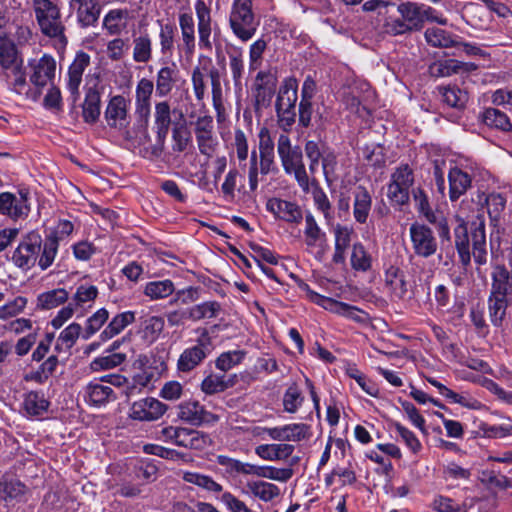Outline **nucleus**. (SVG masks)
<instances>
[{"label":"nucleus","instance_id":"f257e3e1","mask_svg":"<svg viewBox=\"0 0 512 512\" xmlns=\"http://www.w3.org/2000/svg\"><path fill=\"white\" fill-rule=\"evenodd\" d=\"M277 152L280 157L284 171L287 174H294L295 179L303 192L310 190V180L303 164L302 151L298 146L293 147L289 136L280 134L277 141Z\"/></svg>","mask_w":512,"mask_h":512},{"label":"nucleus","instance_id":"f03ea898","mask_svg":"<svg viewBox=\"0 0 512 512\" xmlns=\"http://www.w3.org/2000/svg\"><path fill=\"white\" fill-rule=\"evenodd\" d=\"M399 18L387 17L382 25L383 32L390 36H399L423 28L421 18V4L411 1L397 5Z\"/></svg>","mask_w":512,"mask_h":512},{"label":"nucleus","instance_id":"7ed1b4c3","mask_svg":"<svg viewBox=\"0 0 512 512\" xmlns=\"http://www.w3.org/2000/svg\"><path fill=\"white\" fill-rule=\"evenodd\" d=\"M32 8L36 22L42 34L49 38L63 40L65 26L62 22L60 8L51 0H33Z\"/></svg>","mask_w":512,"mask_h":512},{"label":"nucleus","instance_id":"20e7f679","mask_svg":"<svg viewBox=\"0 0 512 512\" xmlns=\"http://www.w3.org/2000/svg\"><path fill=\"white\" fill-rule=\"evenodd\" d=\"M229 24L237 38L243 42L250 40L259 25L253 12V1L234 0L229 15Z\"/></svg>","mask_w":512,"mask_h":512},{"label":"nucleus","instance_id":"39448f33","mask_svg":"<svg viewBox=\"0 0 512 512\" xmlns=\"http://www.w3.org/2000/svg\"><path fill=\"white\" fill-rule=\"evenodd\" d=\"M298 82L295 78H286L280 86L276 99L277 122L284 132H289L296 119Z\"/></svg>","mask_w":512,"mask_h":512},{"label":"nucleus","instance_id":"423d86ee","mask_svg":"<svg viewBox=\"0 0 512 512\" xmlns=\"http://www.w3.org/2000/svg\"><path fill=\"white\" fill-rule=\"evenodd\" d=\"M213 350L212 338L207 329H202L196 344L184 349L177 360V371L189 373L200 366Z\"/></svg>","mask_w":512,"mask_h":512},{"label":"nucleus","instance_id":"0eeeda50","mask_svg":"<svg viewBox=\"0 0 512 512\" xmlns=\"http://www.w3.org/2000/svg\"><path fill=\"white\" fill-rule=\"evenodd\" d=\"M303 290L307 292L309 299L315 304L321 306L327 311L334 314L343 316L356 323H363L366 320V315L360 309L355 306L349 305L344 302L337 301L335 299L320 295L312 291L307 284H303Z\"/></svg>","mask_w":512,"mask_h":512},{"label":"nucleus","instance_id":"6e6552de","mask_svg":"<svg viewBox=\"0 0 512 512\" xmlns=\"http://www.w3.org/2000/svg\"><path fill=\"white\" fill-rule=\"evenodd\" d=\"M42 247V237L36 231L29 232L19 243L12 255V261L22 270L31 269L38 258Z\"/></svg>","mask_w":512,"mask_h":512},{"label":"nucleus","instance_id":"1a4fd4ad","mask_svg":"<svg viewBox=\"0 0 512 512\" xmlns=\"http://www.w3.org/2000/svg\"><path fill=\"white\" fill-rule=\"evenodd\" d=\"M413 198L418 212L425 217V219L433 224L438 232L442 241H450V227L446 217L439 211H433L430 207L428 196L421 188L413 190Z\"/></svg>","mask_w":512,"mask_h":512},{"label":"nucleus","instance_id":"9d476101","mask_svg":"<svg viewBox=\"0 0 512 512\" xmlns=\"http://www.w3.org/2000/svg\"><path fill=\"white\" fill-rule=\"evenodd\" d=\"M194 133L199 152L206 157H212L219 145L214 131L213 117L199 116L194 123Z\"/></svg>","mask_w":512,"mask_h":512},{"label":"nucleus","instance_id":"9b49d317","mask_svg":"<svg viewBox=\"0 0 512 512\" xmlns=\"http://www.w3.org/2000/svg\"><path fill=\"white\" fill-rule=\"evenodd\" d=\"M29 212V192L27 190H20L16 194L10 192L0 194V214L17 220L27 217Z\"/></svg>","mask_w":512,"mask_h":512},{"label":"nucleus","instance_id":"f8f14e48","mask_svg":"<svg viewBox=\"0 0 512 512\" xmlns=\"http://www.w3.org/2000/svg\"><path fill=\"white\" fill-rule=\"evenodd\" d=\"M409 234L414 253L420 257L428 258L437 251V241L433 231L426 225L412 223Z\"/></svg>","mask_w":512,"mask_h":512},{"label":"nucleus","instance_id":"ddd939ff","mask_svg":"<svg viewBox=\"0 0 512 512\" xmlns=\"http://www.w3.org/2000/svg\"><path fill=\"white\" fill-rule=\"evenodd\" d=\"M29 67L30 82L38 89V94H40L41 89L53 83L56 74V61L51 55L44 54L38 60L30 61Z\"/></svg>","mask_w":512,"mask_h":512},{"label":"nucleus","instance_id":"4468645a","mask_svg":"<svg viewBox=\"0 0 512 512\" xmlns=\"http://www.w3.org/2000/svg\"><path fill=\"white\" fill-rule=\"evenodd\" d=\"M270 439L275 441L300 442L312 436L311 426L305 423H291L277 427L263 428Z\"/></svg>","mask_w":512,"mask_h":512},{"label":"nucleus","instance_id":"2eb2a0df","mask_svg":"<svg viewBox=\"0 0 512 512\" xmlns=\"http://www.w3.org/2000/svg\"><path fill=\"white\" fill-rule=\"evenodd\" d=\"M129 101L122 95L113 96L104 111V119L111 129L122 131L130 123L128 115Z\"/></svg>","mask_w":512,"mask_h":512},{"label":"nucleus","instance_id":"dca6fc26","mask_svg":"<svg viewBox=\"0 0 512 512\" xmlns=\"http://www.w3.org/2000/svg\"><path fill=\"white\" fill-rule=\"evenodd\" d=\"M89 65L90 56L84 51H79L76 53L74 60L68 68L66 87L70 93V100L72 105H75L79 99V87L82 83V76Z\"/></svg>","mask_w":512,"mask_h":512},{"label":"nucleus","instance_id":"f3484780","mask_svg":"<svg viewBox=\"0 0 512 512\" xmlns=\"http://www.w3.org/2000/svg\"><path fill=\"white\" fill-rule=\"evenodd\" d=\"M177 416L182 421L194 426L203 423H213L219 420V417L207 411L203 405L196 400L183 401L178 405Z\"/></svg>","mask_w":512,"mask_h":512},{"label":"nucleus","instance_id":"a211bd4d","mask_svg":"<svg viewBox=\"0 0 512 512\" xmlns=\"http://www.w3.org/2000/svg\"><path fill=\"white\" fill-rule=\"evenodd\" d=\"M167 406L155 398H145L132 404L129 416L139 421H155L163 416Z\"/></svg>","mask_w":512,"mask_h":512},{"label":"nucleus","instance_id":"6ab92c4d","mask_svg":"<svg viewBox=\"0 0 512 512\" xmlns=\"http://www.w3.org/2000/svg\"><path fill=\"white\" fill-rule=\"evenodd\" d=\"M181 81L180 70L175 62L165 63L157 71L155 78L156 95L167 97Z\"/></svg>","mask_w":512,"mask_h":512},{"label":"nucleus","instance_id":"aec40b11","mask_svg":"<svg viewBox=\"0 0 512 512\" xmlns=\"http://www.w3.org/2000/svg\"><path fill=\"white\" fill-rule=\"evenodd\" d=\"M211 1L197 0L195 11L198 21L199 47L206 50H212L211 33L212 18L210 10Z\"/></svg>","mask_w":512,"mask_h":512},{"label":"nucleus","instance_id":"412c9836","mask_svg":"<svg viewBox=\"0 0 512 512\" xmlns=\"http://www.w3.org/2000/svg\"><path fill=\"white\" fill-rule=\"evenodd\" d=\"M266 208L276 218L285 222L299 224L303 219L302 210L295 202L274 197L267 201Z\"/></svg>","mask_w":512,"mask_h":512},{"label":"nucleus","instance_id":"4be33fe9","mask_svg":"<svg viewBox=\"0 0 512 512\" xmlns=\"http://www.w3.org/2000/svg\"><path fill=\"white\" fill-rule=\"evenodd\" d=\"M491 288L490 293L512 296V272L503 263H491Z\"/></svg>","mask_w":512,"mask_h":512},{"label":"nucleus","instance_id":"5701e85b","mask_svg":"<svg viewBox=\"0 0 512 512\" xmlns=\"http://www.w3.org/2000/svg\"><path fill=\"white\" fill-rule=\"evenodd\" d=\"M70 6L76 10L78 22L82 27L94 26L100 17V0H71Z\"/></svg>","mask_w":512,"mask_h":512},{"label":"nucleus","instance_id":"b1692460","mask_svg":"<svg viewBox=\"0 0 512 512\" xmlns=\"http://www.w3.org/2000/svg\"><path fill=\"white\" fill-rule=\"evenodd\" d=\"M276 89V78L269 72L260 71L255 79V102L258 108L266 107Z\"/></svg>","mask_w":512,"mask_h":512},{"label":"nucleus","instance_id":"393cba45","mask_svg":"<svg viewBox=\"0 0 512 512\" xmlns=\"http://www.w3.org/2000/svg\"><path fill=\"white\" fill-rule=\"evenodd\" d=\"M477 65L471 62H462L456 59H447L434 62L429 66V73L433 77H448L453 74L469 73L475 71Z\"/></svg>","mask_w":512,"mask_h":512},{"label":"nucleus","instance_id":"a878e982","mask_svg":"<svg viewBox=\"0 0 512 512\" xmlns=\"http://www.w3.org/2000/svg\"><path fill=\"white\" fill-rule=\"evenodd\" d=\"M353 217L359 224H365L371 212L372 196L368 189L362 185L356 186L352 191Z\"/></svg>","mask_w":512,"mask_h":512},{"label":"nucleus","instance_id":"bb28decb","mask_svg":"<svg viewBox=\"0 0 512 512\" xmlns=\"http://www.w3.org/2000/svg\"><path fill=\"white\" fill-rule=\"evenodd\" d=\"M449 180V198L451 201L458 200L471 187L472 179L470 175L458 167L450 169Z\"/></svg>","mask_w":512,"mask_h":512},{"label":"nucleus","instance_id":"cd10ccee","mask_svg":"<svg viewBox=\"0 0 512 512\" xmlns=\"http://www.w3.org/2000/svg\"><path fill=\"white\" fill-rule=\"evenodd\" d=\"M154 123L157 140L163 146L171 124V109L167 101L155 104Z\"/></svg>","mask_w":512,"mask_h":512},{"label":"nucleus","instance_id":"c85d7f7f","mask_svg":"<svg viewBox=\"0 0 512 512\" xmlns=\"http://www.w3.org/2000/svg\"><path fill=\"white\" fill-rule=\"evenodd\" d=\"M101 114V94L90 87L85 93V99L82 104V117L84 122L94 124L98 121Z\"/></svg>","mask_w":512,"mask_h":512},{"label":"nucleus","instance_id":"c756f323","mask_svg":"<svg viewBox=\"0 0 512 512\" xmlns=\"http://www.w3.org/2000/svg\"><path fill=\"white\" fill-rule=\"evenodd\" d=\"M0 76L8 88L17 94H21L26 87V73L23 68V61L1 69Z\"/></svg>","mask_w":512,"mask_h":512},{"label":"nucleus","instance_id":"7c9ffc66","mask_svg":"<svg viewBox=\"0 0 512 512\" xmlns=\"http://www.w3.org/2000/svg\"><path fill=\"white\" fill-rule=\"evenodd\" d=\"M294 450L295 447L287 443L262 444L255 448V453L264 460L276 461L288 458Z\"/></svg>","mask_w":512,"mask_h":512},{"label":"nucleus","instance_id":"2f4dec72","mask_svg":"<svg viewBox=\"0 0 512 512\" xmlns=\"http://www.w3.org/2000/svg\"><path fill=\"white\" fill-rule=\"evenodd\" d=\"M424 36L427 43L433 47L450 48L458 47L460 44L458 36L438 27L427 28Z\"/></svg>","mask_w":512,"mask_h":512},{"label":"nucleus","instance_id":"473e14b6","mask_svg":"<svg viewBox=\"0 0 512 512\" xmlns=\"http://www.w3.org/2000/svg\"><path fill=\"white\" fill-rule=\"evenodd\" d=\"M209 444L210 438L208 435L197 430L182 427L176 443L178 446L195 450H202Z\"/></svg>","mask_w":512,"mask_h":512},{"label":"nucleus","instance_id":"72a5a7b5","mask_svg":"<svg viewBox=\"0 0 512 512\" xmlns=\"http://www.w3.org/2000/svg\"><path fill=\"white\" fill-rule=\"evenodd\" d=\"M508 296L489 293L488 296V314L491 323L495 327H500L505 319L508 308Z\"/></svg>","mask_w":512,"mask_h":512},{"label":"nucleus","instance_id":"f704fd0d","mask_svg":"<svg viewBox=\"0 0 512 512\" xmlns=\"http://www.w3.org/2000/svg\"><path fill=\"white\" fill-rule=\"evenodd\" d=\"M459 223L454 228L455 247L457 249L459 260L463 266H468L471 261V254L469 249V236L465 222L458 219Z\"/></svg>","mask_w":512,"mask_h":512},{"label":"nucleus","instance_id":"c9c22d12","mask_svg":"<svg viewBox=\"0 0 512 512\" xmlns=\"http://www.w3.org/2000/svg\"><path fill=\"white\" fill-rule=\"evenodd\" d=\"M135 321V312L133 311H125L120 314H117L106 328L101 332L100 339L102 341H107L114 336L121 333L128 325Z\"/></svg>","mask_w":512,"mask_h":512},{"label":"nucleus","instance_id":"e433bc0d","mask_svg":"<svg viewBox=\"0 0 512 512\" xmlns=\"http://www.w3.org/2000/svg\"><path fill=\"white\" fill-rule=\"evenodd\" d=\"M350 265L357 272H368L372 269L373 257L361 242L352 245Z\"/></svg>","mask_w":512,"mask_h":512},{"label":"nucleus","instance_id":"4c0bfd02","mask_svg":"<svg viewBox=\"0 0 512 512\" xmlns=\"http://www.w3.org/2000/svg\"><path fill=\"white\" fill-rule=\"evenodd\" d=\"M246 488L255 498L264 502H270L280 495V489L273 483L261 480H249Z\"/></svg>","mask_w":512,"mask_h":512},{"label":"nucleus","instance_id":"58836bf2","mask_svg":"<svg viewBox=\"0 0 512 512\" xmlns=\"http://www.w3.org/2000/svg\"><path fill=\"white\" fill-rule=\"evenodd\" d=\"M305 243L308 247H322L326 244L327 238L325 232L317 224L311 213L305 216Z\"/></svg>","mask_w":512,"mask_h":512},{"label":"nucleus","instance_id":"ea45409f","mask_svg":"<svg viewBox=\"0 0 512 512\" xmlns=\"http://www.w3.org/2000/svg\"><path fill=\"white\" fill-rule=\"evenodd\" d=\"M210 58L209 57H200L199 65L193 68L191 74V82L192 88L195 95V98L198 102H202L206 93V83H205V70H207L206 66H209Z\"/></svg>","mask_w":512,"mask_h":512},{"label":"nucleus","instance_id":"a19ab883","mask_svg":"<svg viewBox=\"0 0 512 512\" xmlns=\"http://www.w3.org/2000/svg\"><path fill=\"white\" fill-rule=\"evenodd\" d=\"M174 291V283L170 279H165L146 283L143 294L150 300L156 301L171 296Z\"/></svg>","mask_w":512,"mask_h":512},{"label":"nucleus","instance_id":"79ce46f5","mask_svg":"<svg viewBox=\"0 0 512 512\" xmlns=\"http://www.w3.org/2000/svg\"><path fill=\"white\" fill-rule=\"evenodd\" d=\"M442 102L447 106L462 109L468 102V93L457 86H442L438 88Z\"/></svg>","mask_w":512,"mask_h":512},{"label":"nucleus","instance_id":"37998d69","mask_svg":"<svg viewBox=\"0 0 512 512\" xmlns=\"http://www.w3.org/2000/svg\"><path fill=\"white\" fill-rule=\"evenodd\" d=\"M22 61L14 41L6 36H0V68L4 69Z\"/></svg>","mask_w":512,"mask_h":512},{"label":"nucleus","instance_id":"c03bdc74","mask_svg":"<svg viewBox=\"0 0 512 512\" xmlns=\"http://www.w3.org/2000/svg\"><path fill=\"white\" fill-rule=\"evenodd\" d=\"M179 26L185 51L192 54L195 50V26L192 15L189 13L180 14Z\"/></svg>","mask_w":512,"mask_h":512},{"label":"nucleus","instance_id":"a18cd8bd","mask_svg":"<svg viewBox=\"0 0 512 512\" xmlns=\"http://www.w3.org/2000/svg\"><path fill=\"white\" fill-rule=\"evenodd\" d=\"M205 77L209 76L212 87V103L214 109L217 111L218 119L220 118L221 111L223 110L222 102V87L220 82V72L213 66L212 60L210 59L209 66H206Z\"/></svg>","mask_w":512,"mask_h":512},{"label":"nucleus","instance_id":"49530a36","mask_svg":"<svg viewBox=\"0 0 512 512\" xmlns=\"http://www.w3.org/2000/svg\"><path fill=\"white\" fill-rule=\"evenodd\" d=\"M152 39L148 34H142L133 39V60L136 63H147L152 59Z\"/></svg>","mask_w":512,"mask_h":512},{"label":"nucleus","instance_id":"de8ad7c7","mask_svg":"<svg viewBox=\"0 0 512 512\" xmlns=\"http://www.w3.org/2000/svg\"><path fill=\"white\" fill-rule=\"evenodd\" d=\"M24 409L29 415L38 416L48 410L49 401L43 392L31 391L25 395Z\"/></svg>","mask_w":512,"mask_h":512},{"label":"nucleus","instance_id":"09e8293b","mask_svg":"<svg viewBox=\"0 0 512 512\" xmlns=\"http://www.w3.org/2000/svg\"><path fill=\"white\" fill-rule=\"evenodd\" d=\"M473 258L476 264L484 265L487 263L486 235L483 223L473 231Z\"/></svg>","mask_w":512,"mask_h":512},{"label":"nucleus","instance_id":"8fccbe9b","mask_svg":"<svg viewBox=\"0 0 512 512\" xmlns=\"http://www.w3.org/2000/svg\"><path fill=\"white\" fill-rule=\"evenodd\" d=\"M68 296V292L64 288H57L41 293L37 298V307L45 310L56 308L66 302Z\"/></svg>","mask_w":512,"mask_h":512},{"label":"nucleus","instance_id":"3c124183","mask_svg":"<svg viewBox=\"0 0 512 512\" xmlns=\"http://www.w3.org/2000/svg\"><path fill=\"white\" fill-rule=\"evenodd\" d=\"M252 475L270 480L287 482L293 476L291 468L253 465Z\"/></svg>","mask_w":512,"mask_h":512},{"label":"nucleus","instance_id":"603ef678","mask_svg":"<svg viewBox=\"0 0 512 512\" xmlns=\"http://www.w3.org/2000/svg\"><path fill=\"white\" fill-rule=\"evenodd\" d=\"M182 478L185 482L196 485L208 492L220 493L223 490L222 485L208 475L197 472H184Z\"/></svg>","mask_w":512,"mask_h":512},{"label":"nucleus","instance_id":"864d4df0","mask_svg":"<svg viewBox=\"0 0 512 512\" xmlns=\"http://www.w3.org/2000/svg\"><path fill=\"white\" fill-rule=\"evenodd\" d=\"M190 320L197 322L203 319L215 318L221 311V306L216 301H207L189 307Z\"/></svg>","mask_w":512,"mask_h":512},{"label":"nucleus","instance_id":"5fc2aeb1","mask_svg":"<svg viewBox=\"0 0 512 512\" xmlns=\"http://www.w3.org/2000/svg\"><path fill=\"white\" fill-rule=\"evenodd\" d=\"M82 327L78 323H71L67 326L58 336L55 350L61 352L62 350L71 349L80 336Z\"/></svg>","mask_w":512,"mask_h":512},{"label":"nucleus","instance_id":"6e6d98bb","mask_svg":"<svg viewBox=\"0 0 512 512\" xmlns=\"http://www.w3.org/2000/svg\"><path fill=\"white\" fill-rule=\"evenodd\" d=\"M216 462L225 468L226 473L230 475L244 474L252 475L253 465L251 463H244L238 459L231 458L226 455H218Z\"/></svg>","mask_w":512,"mask_h":512},{"label":"nucleus","instance_id":"4d7b16f0","mask_svg":"<svg viewBox=\"0 0 512 512\" xmlns=\"http://www.w3.org/2000/svg\"><path fill=\"white\" fill-rule=\"evenodd\" d=\"M59 244L54 237H46L42 241L41 254L38 255V266L42 271L47 270L54 262Z\"/></svg>","mask_w":512,"mask_h":512},{"label":"nucleus","instance_id":"13d9d810","mask_svg":"<svg viewBox=\"0 0 512 512\" xmlns=\"http://www.w3.org/2000/svg\"><path fill=\"white\" fill-rule=\"evenodd\" d=\"M483 122L489 126L502 131H511L512 124L508 116L495 108H487L483 113Z\"/></svg>","mask_w":512,"mask_h":512},{"label":"nucleus","instance_id":"bf43d9fd","mask_svg":"<svg viewBox=\"0 0 512 512\" xmlns=\"http://www.w3.org/2000/svg\"><path fill=\"white\" fill-rule=\"evenodd\" d=\"M176 31L171 23L160 24L159 45L164 56L171 57L173 54Z\"/></svg>","mask_w":512,"mask_h":512},{"label":"nucleus","instance_id":"052dcab7","mask_svg":"<svg viewBox=\"0 0 512 512\" xmlns=\"http://www.w3.org/2000/svg\"><path fill=\"white\" fill-rule=\"evenodd\" d=\"M245 350H232L221 353L215 360L217 369L227 372L233 367L239 365L246 357Z\"/></svg>","mask_w":512,"mask_h":512},{"label":"nucleus","instance_id":"680f3d73","mask_svg":"<svg viewBox=\"0 0 512 512\" xmlns=\"http://www.w3.org/2000/svg\"><path fill=\"white\" fill-rule=\"evenodd\" d=\"M304 402V396L297 384H291L283 395V407L287 413H296Z\"/></svg>","mask_w":512,"mask_h":512},{"label":"nucleus","instance_id":"e2e57ef3","mask_svg":"<svg viewBox=\"0 0 512 512\" xmlns=\"http://www.w3.org/2000/svg\"><path fill=\"white\" fill-rule=\"evenodd\" d=\"M89 400L95 405H102L111 399H115L113 389L100 383H91L87 386Z\"/></svg>","mask_w":512,"mask_h":512},{"label":"nucleus","instance_id":"0e129e2a","mask_svg":"<svg viewBox=\"0 0 512 512\" xmlns=\"http://www.w3.org/2000/svg\"><path fill=\"white\" fill-rule=\"evenodd\" d=\"M126 360L124 353H110L95 358L90 366L93 371L109 370L120 366Z\"/></svg>","mask_w":512,"mask_h":512},{"label":"nucleus","instance_id":"69168bd1","mask_svg":"<svg viewBox=\"0 0 512 512\" xmlns=\"http://www.w3.org/2000/svg\"><path fill=\"white\" fill-rule=\"evenodd\" d=\"M125 12L119 9L109 11L103 19V26L110 35H119L125 28Z\"/></svg>","mask_w":512,"mask_h":512},{"label":"nucleus","instance_id":"338daca9","mask_svg":"<svg viewBox=\"0 0 512 512\" xmlns=\"http://www.w3.org/2000/svg\"><path fill=\"white\" fill-rule=\"evenodd\" d=\"M231 385L225 381L224 376L210 374L201 383V390L207 395L221 393Z\"/></svg>","mask_w":512,"mask_h":512},{"label":"nucleus","instance_id":"774afa93","mask_svg":"<svg viewBox=\"0 0 512 512\" xmlns=\"http://www.w3.org/2000/svg\"><path fill=\"white\" fill-rule=\"evenodd\" d=\"M392 427L412 453L417 454L421 451L422 444L411 430L398 422L393 423Z\"/></svg>","mask_w":512,"mask_h":512}]
</instances>
